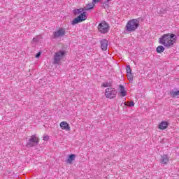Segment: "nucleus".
<instances>
[{"label":"nucleus","instance_id":"obj_17","mask_svg":"<svg viewBox=\"0 0 179 179\" xmlns=\"http://www.w3.org/2000/svg\"><path fill=\"white\" fill-rule=\"evenodd\" d=\"M170 96L171 97L175 98L177 97V96H179V90L178 91H171L170 92Z\"/></svg>","mask_w":179,"mask_h":179},{"label":"nucleus","instance_id":"obj_9","mask_svg":"<svg viewBox=\"0 0 179 179\" xmlns=\"http://www.w3.org/2000/svg\"><path fill=\"white\" fill-rule=\"evenodd\" d=\"M169 125H170L169 122L166 121H162L159 123L158 128L162 131H164V129H167V128H169Z\"/></svg>","mask_w":179,"mask_h":179},{"label":"nucleus","instance_id":"obj_15","mask_svg":"<svg viewBox=\"0 0 179 179\" xmlns=\"http://www.w3.org/2000/svg\"><path fill=\"white\" fill-rule=\"evenodd\" d=\"M94 3H90L86 5V6L84 8V10H90V9H93L94 8Z\"/></svg>","mask_w":179,"mask_h":179},{"label":"nucleus","instance_id":"obj_2","mask_svg":"<svg viewBox=\"0 0 179 179\" xmlns=\"http://www.w3.org/2000/svg\"><path fill=\"white\" fill-rule=\"evenodd\" d=\"M84 10H85V8H79V9L73 10V14L76 16V15H78L76 18H75L71 22V24H73V25L78 24V23L85 22V20H86L87 19V17H86V15L87 13L84 12Z\"/></svg>","mask_w":179,"mask_h":179},{"label":"nucleus","instance_id":"obj_5","mask_svg":"<svg viewBox=\"0 0 179 179\" xmlns=\"http://www.w3.org/2000/svg\"><path fill=\"white\" fill-rule=\"evenodd\" d=\"M98 30L102 34H106L108 33V30H110V26L106 21H103L102 22L99 24Z\"/></svg>","mask_w":179,"mask_h":179},{"label":"nucleus","instance_id":"obj_18","mask_svg":"<svg viewBox=\"0 0 179 179\" xmlns=\"http://www.w3.org/2000/svg\"><path fill=\"white\" fill-rule=\"evenodd\" d=\"M156 51L158 54H162L164 51V47L163 45H159L157 48Z\"/></svg>","mask_w":179,"mask_h":179},{"label":"nucleus","instance_id":"obj_19","mask_svg":"<svg viewBox=\"0 0 179 179\" xmlns=\"http://www.w3.org/2000/svg\"><path fill=\"white\" fill-rule=\"evenodd\" d=\"M127 76L129 80H134V74L132 73H127Z\"/></svg>","mask_w":179,"mask_h":179},{"label":"nucleus","instance_id":"obj_20","mask_svg":"<svg viewBox=\"0 0 179 179\" xmlns=\"http://www.w3.org/2000/svg\"><path fill=\"white\" fill-rule=\"evenodd\" d=\"M109 1H108V0H106V1H104V3H103V5H104L103 8H104V9H106V8H109L110 7Z\"/></svg>","mask_w":179,"mask_h":179},{"label":"nucleus","instance_id":"obj_27","mask_svg":"<svg viewBox=\"0 0 179 179\" xmlns=\"http://www.w3.org/2000/svg\"><path fill=\"white\" fill-rule=\"evenodd\" d=\"M108 1H111V0H108Z\"/></svg>","mask_w":179,"mask_h":179},{"label":"nucleus","instance_id":"obj_24","mask_svg":"<svg viewBox=\"0 0 179 179\" xmlns=\"http://www.w3.org/2000/svg\"><path fill=\"white\" fill-rule=\"evenodd\" d=\"M33 41H34V43L38 42V37H34V38H33Z\"/></svg>","mask_w":179,"mask_h":179},{"label":"nucleus","instance_id":"obj_16","mask_svg":"<svg viewBox=\"0 0 179 179\" xmlns=\"http://www.w3.org/2000/svg\"><path fill=\"white\" fill-rule=\"evenodd\" d=\"M75 157H76V155L75 154H71L69 155L68 159H67V163H72L73 160H75Z\"/></svg>","mask_w":179,"mask_h":179},{"label":"nucleus","instance_id":"obj_8","mask_svg":"<svg viewBox=\"0 0 179 179\" xmlns=\"http://www.w3.org/2000/svg\"><path fill=\"white\" fill-rule=\"evenodd\" d=\"M65 36V29L60 28L57 31L54 32V38H58L59 37H64Z\"/></svg>","mask_w":179,"mask_h":179},{"label":"nucleus","instance_id":"obj_7","mask_svg":"<svg viewBox=\"0 0 179 179\" xmlns=\"http://www.w3.org/2000/svg\"><path fill=\"white\" fill-rule=\"evenodd\" d=\"M40 141H38V137L36 136L35 135H32L31 138L28 140V143L27 144V146L29 148H33V146H37Z\"/></svg>","mask_w":179,"mask_h":179},{"label":"nucleus","instance_id":"obj_25","mask_svg":"<svg viewBox=\"0 0 179 179\" xmlns=\"http://www.w3.org/2000/svg\"><path fill=\"white\" fill-rule=\"evenodd\" d=\"M100 0H92L93 3H94V5H96V3H97Z\"/></svg>","mask_w":179,"mask_h":179},{"label":"nucleus","instance_id":"obj_3","mask_svg":"<svg viewBox=\"0 0 179 179\" xmlns=\"http://www.w3.org/2000/svg\"><path fill=\"white\" fill-rule=\"evenodd\" d=\"M138 27H139V18L131 19L129 20L126 24V31H129V33H132V31H135Z\"/></svg>","mask_w":179,"mask_h":179},{"label":"nucleus","instance_id":"obj_26","mask_svg":"<svg viewBox=\"0 0 179 179\" xmlns=\"http://www.w3.org/2000/svg\"><path fill=\"white\" fill-rule=\"evenodd\" d=\"M48 136H44L43 141H48Z\"/></svg>","mask_w":179,"mask_h":179},{"label":"nucleus","instance_id":"obj_23","mask_svg":"<svg viewBox=\"0 0 179 179\" xmlns=\"http://www.w3.org/2000/svg\"><path fill=\"white\" fill-rule=\"evenodd\" d=\"M41 56V52H38L36 55V58H40V57Z\"/></svg>","mask_w":179,"mask_h":179},{"label":"nucleus","instance_id":"obj_11","mask_svg":"<svg viewBox=\"0 0 179 179\" xmlns=\"http://www.w3.org/2000/svg\"><path fill=\"white\" fill-rule=\"evenodd\" d=\"M170 160L168 155H161V164H167Z\"/></svg>","mask_w":179,"mask_h":179},{"label":"nucleus","instance_id":"obj_22","mask_svg":"<svg viewBox=\"0 0 179 179\" xmlns=\"http://www.w3.org/2000/svg\"><path fill=\"white\" fill-rule=\"evenodd\" d=\"M134 106H135V103L133 101H131L129 104V107H134Z\"/></svg>","mask_w":179,"mask_h":179},{"label":"nucleus","instance_id":"obj_10","mask_svg":"<svg viewBox=\"0 0 179 179\" xmlns=\"http://www.w3.org/2000/svg\"><path fill=\"white\" fill-rule=\"evenodd\" d=\"M100 43L101 50H103V51H106L107 47H108V41L103 39L100 41Z\"/></svg>","mask_w":179,"mask_h":179},{"label":"nucleus","instance_id":"obj_13","mask_svg":"<svg viewBox=\"0 0 179 179\" xmlns=\"http://www.w3.org/2000/svg\"><path fill=\"white\" fill-rule=\"evenodd\" d=\"M120 91L119 92L120 96H121V97H125V96H127V90H125V87L120 85L119 86Z\"/></svg>","mask_w":179,"mask_h":179},{"label":"nucleus","instance_id":"obj_21","mask_svg":"<svg viewBox=\"0 0 179 179\" xmlns=\"http://www.w3.org/2000/svg\"><path fill=\"white\" fill-rule=\"evenodd\" d=\"M127 73H132V69H131V66L127 65L126 68Z\"/></svg>","mask_w":179,"mask_h":179},{"label":"nucleus","instance_id":"obj_1","mask_svg":"<svg viewBox=\"0 0 179 179\" xmlns=\"http://www.w3.org/2000/svg\"><path fill=\"white\" fill-rule=\"evenodd\" d=\"M177 41V36L174 34H164L159 39V44H162L166 48H170L174 45V43Z\"/></svg>","mask_w":179,"mask_h":179},{"label":"nucleus","instance_id":"obj_12","mask_svg":"<svg viewBox=\"0 0 179 179\" xmlns=\"http://www.w3.org/2000/svg\"><path fill=\"white\" fill-rule=\"evenodd\" d=\"M60 127L62 128V129H65V131H71V127L66 122H62L60 123Z\"/></svg>","mask_w":179,"mask_h":179},{"label":"nucleus","instance_id":"obj_4","mask_svg":"<svg viewBox=\"0 0 179 179\" xmlns=\"http://www.w3.org/2000/svg\"><path fill=\"white\" fill-rule=\"evenodd\" d=\"M65 54H66V52L64 50H59L57 52H56L54 55V61L53 64L55 65H57L61 62V59L65 57Z\"/></svg>","mask_w":179,"mask_h":179},{"label":"nucleus","instance_id":"obj_6","mask_svg":"<svg viewBox=\"0 0 179 179\" xmlns=\"http://www.w3.org/2000/svg\"><path fill=\"white\" fill-rule=\"evenodd\" d=\"M115 96H117V90L115 88L110 87L106 89L105 97H106V99H115Z\"/></svg>","mask_w":179,"mask_h":179},{"label":"nucleus","instance_id":"obj_14","mask_svg":"<svg viewBox=\"0 0 179 179\" xmlns=\"http://www.w3.org/2000/svg\"><path fill=\"white\" fill-rule=\"evenodd\" d=\"M101 86L103 87H111V86H113V80H110L109 81H106L102 83Z\"/></svg>","mask_w":179,"mask_h":179}]
</instances>
